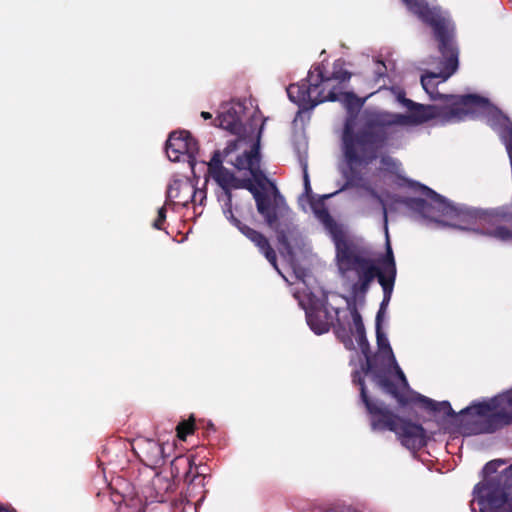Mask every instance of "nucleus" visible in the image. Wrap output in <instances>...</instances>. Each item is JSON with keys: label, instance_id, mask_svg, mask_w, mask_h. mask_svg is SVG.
Wrapping results in <instances>:
<instances>
[{"label": "nucleus", "instance_id": "dca6fc26", "mask_svg": "<svg viewBox=\"0 0 512 512\" xmlns=\"http://www.w3.org/2000/svg\"><path fill=\"white\" fill-rule=\"evenodd\" d=\"M352 323H351V333L354 336L356 342L358 343L360 349L366 355V350L368 349V343L365 337V330L362 323V319L360 314L355 310L350 311Z\"/></svg>", "mask_w": 512, "mask_h": 512}, {"label": "nucleus", "instance_id": "4be33fe9", "mask_svg": "<svg viewBox=\"0 0 512 512\" xmlns=\"http://www.w3.org/2000/svg\"><path fill=\"white\" fill-rule=\"evenodd\" d=\"M304 185H305V191L308 194L309 191L311 190V188H310L308 173H307L306 169L304 170Z\"/></svg>", "mask_w": 512, "mask_h": 512}, {"label": "nucleus", "instance_id": "7ed1b4c3", "mask_svg": "<svg viewBox=\"0 0 512 512\" xmlns=\"http://www.w3.org/2000/svg\"><path fill=\"white\" fill-rule=\"evenodd\" d=\"M424 191L427 197L421 207L424 217L458 227H462V222L473 218L479 221L486 234L502 241L512 239L511 231L500 226L494 227L502 217L498 211L472 212L470 210L460 209L447 203L445 199L431 189L424 188Z\"/></svg>", "mask_w": 512, "mask_h": 512}, {"label": "nucleus", "instance_id": "aec40b11", "mask_svg": "<svg viewBox=\"0 0 512 512\" xmlns=\"http://www.w3.org/2000/svg\"><path fill=\"white\" fill-rule=\"evenodd\" d=\"M225 197H226V200L224 203L223 212H224L225 217L233 224V218H235V217L232 213L231 193L227 192Z\"/></svg>", "mask_w": 512, "mask_h": 512}, {"label": "nucleus", "instance_id": "9d476101", "mask_svg": "<svg viewBox=\"0 0 512 512\" xmlns=\"http://www.w3.org/2000/svg\"><path fill=\"white\" fill-rule=\"evenodd\" d=\"M253 194L258 212L265 218L270 227H274L278 215H282L288 210L284 198L275 187H272L269 191H255Z\"/></svg>", "mask_w": 512, "mask_h": 512}, {"label": "nucleus", "instance_id": "f03ea898", "mask_svg": "<svg viewBox=\"0 0 512 512\" xmlns=\"http://www.w3.org/2000/svg\"><path fill=\"white\" fill-rule=\"evenodd\" d=\"M315 72H317L316 76L314 72L309 73V84H292L287 88L289 99L302 110L312 109L326 100L343 103L350 114L361 107L360 100L355 95L343 92L339 88H333L325 93L330 81L336 80L342 83L349 80L350 74L343 69L342 63H334L331 77L325 78L319 67L315 68Z\"/></svg>", "mask_w": 512, "mask_h": 512}, {"label": "nucleus", "instance_id": "6e6552de", "mask_svg": "<svg viewBox=\"0 0 512 512\" xmlns=\"http://www.w3.org/2000/svg\"><path fill=\"white\" fill-rule=\"evenodd\" d=\"M297 293L299 303L306 311L307 323L310 328L316 334L327 332L334 323L338 311L328 308L320 289L312 291L309 288H299Z\"/></svg>", "mask_w": 512, "mask_h": 512}, {"label": "nucleus", "instance_id": "f3484780", "mask_svg": "<svg viewBox=\"0 0 512 512\" xmlns=\"http://www.w3.org/2000/svg\"><path fill=\"white\" fill-rule=\"evenodd\" d=\"M193 188L187 183L180 180H174L169 184L167 189V201L175 202L178 200L179 202L185 203L187 200L182 196V193L185 192L187 194L191 193Z\"/></svg>", "mask_w": 512, "mask_h": 512}, {"label": "nucleus", "instance_id": "423d86ee", "mask_svg": "<svg viewBox=\"0 0 512 512\" xmlns=\"http://www.w3.org/2000/svg\"><path fill=\"white\" fill-rule=\"evenodd\" d=\"M221 154L223 160L234 166L247 180L259 183L264 179L258 137H239L229 142Z\"/></svg>", "mask_w": 512, "mask_h": 512}, {"label": "nucleus", "instance_id": "4468645a", "mask_svg": "<svg viewBox=\"0 0 512 512\" xmlns=\"http://www.w3.org/2000/svg\"><path fill=\"white\" fill-rule=\"evenodd\" d=\"M244 109L243 104L240 102L226 103L222 105L217 116V120L219 121L218 126L229 130L232 133H238Z\"/></svg>", "mask_w": 512, "mask_h": 512}, {"label": "nucleus", "instance_id": "9b49d317", "mask_svg": "<svg viewBox=\"0 0 512 512\" xmlns=\"http://www.w3.org/2000/svg\"><path fill=\"white\" fill-rule=\"evenodd\" d=\"M345 155L349 161L363 160L369 143L366 135L358 133V124L354 117L347 119L343 134Z\"/></svg>", "mask_w": 512, "mask_h": 512}, {"label": "nucleus", "instance_id": "20e7f679", "mask_svg": "<svg viewBox=\"0 0 512 512\" xmlns=\"http://www.w3.org/2000/svg\"><path fill=\"white\" fill-rule=\"evenodd\" d=\"M504 464L503 460L498 459L485 465L484 479L474 489L473 509L477 504L480 512H512V500L506 491L512 487V465L498 476L497 481L490 478Z\"/></svg>", "mask_w": 512, "mask_h": 512}, {"label": "nucleus", "instance_id": "2eb2a0df", "mask_svg": "<svg viewBox=\"0 0 512 512\" xmlns=\"http://www.w3.org/2000/svg\"><path fill=\"white\" fill-rule=\"evenodd\" d=\"M233 225L238 228V230L247 237L251 242L258 247L261 253H263L266 259L273 265V267L278 270L276 264V254L274 250L270 247L268 240L266 237L260 232L248 227L247 225L242 224L237 218H233Z\"/></svg>", "mask_w": 512, "mask_h": 512}, {"label": "nucleus", "instance_id": "0eeeda50", "mask_svg": "<svg viewBox=\"0 0 512 512\" xmlns=\"http://www.w3.org/2000/svg\"><path fill=\"white\" fill-rule=\"evenodd\" d=\"M377 343L379 347V355L378 357L382 359L385 368L383 370H376L372 367L370 360L365 355L367 359V374L371 375L373 381L386 393H390L396 396V385L390 380V377L393 375L397 378L398 382L403 386H407V380L398 366L395 357L393 355L392 349L388 342L387 337L377 330Z\"/></svg>", "mask_w": 512, "mask_h": 512}, {"label": "nucleus", "instance_id": "a878e982", "mask_svg": "<svg viewBox=\"0 0 512 512\" xmlns=\"http://www.w3.org/2000/svg\"><path fill=\"white\" fill-rule=\"evenodd\" d=\"M421 400H422L424 403H426V404H432V401H431V400H429V399H427V398H425V397H421Z\"/></svg>", "mask_w": 512, "mask_h": 512}, {"label": "nucleus", "instance_id": "c85d7f7f", "mask_svg": "<svg viewBox=\"0 0 512 512\" xmlns=\"http://www.w3.org/2000/svg\"><path fill=\"white\" fill-rule=\"evenodd\" d=\"M344 512H354V511H352L351 509H347V510H346V511H344Z\"/></svg>", "mask_w": 512, "mask_h": 512}, {"label": "nucleus", "instance_id": "f8f14e48", "mask_svg": "<svg viewBox=\"0 0 512 512\" xmlns=\"http://www.w3.org/2000/svg\"><path fill=\"white\" fill-rule=\"evenodd\" d=\"M196 150V142L186 131L172 132L166 143L167 156L173 162L179 161L182 155H192Z\"/></svg>", "mask_w": 512, "mask_h": 512}, {"label": "nucleus", "instance_id": "39448f33", "mask_svg": "<svg viewBox=\"0 0 512 512\" xmlns=\"http://www.w3.org/2000/svg\"><path fill=\"white\" fill-rule=\"evenodd\" d=\"M358 381L361 390V397L366 404L368 411L373 415L372 427L374 430H391L400 438L402 444L408 449H418L425 445L426 435L423 428L417 424L398 418L386 410L382 405L373 403L368 399L363 382Z\"/></svg>", "mask_w": 512, "mask_h": 512}, {"label": "nucleus", "instance_id": "393cba45", "mask_svg": "<svg viewBox=\"0 0 512 512\" xmlns=\"http://www.w3.org/2000/svg\"><path fill=\"white\" fill-rule=\"evenodd\" d=\"M201 117L204 118L205 120H208V119L212 118V115L209 112L203 111V112H201Z\"/></svg>", "mask_w": 512, "mask_h": 512}, {"label": "nucleus", "instance_id": "a211bd4d", "mask_svg": "<svg viewBox=\"0 0 512 512\" xmlns=\"http://www.w3.org/2000/svg\"><path fill=\"white\" fill-rule=\"evenodd\" d=\"M353 185L359 189L368 192L373 198H375L381 204L385 221V230L387 231V209L385 199L382 197V195L378 194L375 188L372 187V185L366 180L356 181Z\"/></svg>", "mask_w": 512, "mask_h": 512}, {"label": "nucleus", "instance_id": "b1692460", "mask_svg": "<svg viewBox=\"0 0 512 512\" xmlns=\"http://www.w3.org/2000/svg\"><path fill=\"white\" fill-rule=\"evenodd\" d=\"M164 220H161L159 219V217L154 221L153 223V226L156 228V229H160L161 228V223L163 222Z\"/></svg>", "mask_w": 512, "mask_h": 512}, {"label": "nucleus", "instance_id": "412c9836", "mask_svg": "<svg viewBox=\"0 0 512 512\" xmlns=\"http://www.w3.org/2000/svg\"><path fill=\"white\" fill-rule=\"evenodd\" d=\"M204 198V192L203 191H194L192 196V201L197 202L198 200L201 202Z\"/></svg>", "mask_w": 512, "mask_h": 512}, {"label": "nucleus", "instance_id": "5701e85b", "mask_svg": "<svg viewBox=\"0 0 512 512\" xmlns=\"http://www.w3.org/2000/svg\"><path fill=\"white\" fill-rule=\"evenodd\" d=\"M158 217H159V219H161V220H165V218H166V212H165V208H164V207H162V208H160V209H159V211H158Z\"/></svg>", "mask_w": 512, "mask_h": 512}, {"label": "nucleus", "instance_id": "cd10ccee", "mask_svg": "<svg viewBox=\"0 0 512 512\" xmlns=\"http://www.w3.org/2000/svg\"><path fill=\"white\" fill-rule=\"evenodd\" d=\"M0 512H14V511H10V510L3 511V510L0 508Z\"/></svg>", "mask_w": 512, "mask_h": 512}, {"label": "nucleus", "instance_id": "ddd939ff", "mask_svg": "<svg viewBox=\"0 0 512 512\" xmlns=\"http://www.w3.org/2000/svg\"><path fill=\"white\" fill-rule=\"evenodd\" d=\"M222 154L216 151L212 159L208 163V171L210 176L224 190V194L230 192L231 188L239 187L238 180L232 172L222 166Z\"/></svg>", "mask_w": 512, "mask_h": 512}, {"label": "nucleus", "instance_id": "f257e3e1", "mask_svg": "<svg viewBox=\"0 0 512 512\" xmlns=\"http://www.w3.org/2000/svg\"><path fill=\"white\" fill-rule=\"evenodd\" d=\"M310 207L334 238L338 269L346 284L354 292H364L375 277H378L385 294H390L396 275V267L389 242L387 243L388 259L384 264V272L380 273L373 260L356 253L341 237L340 230L323 204L311 203Z\"/></svg>", "mask_w": 512, "mask_h": 512}, {"label": "nucleus", "instance_id": "1a4fd4ad", "mask_svg": "<svg viewBox=\"0 0 512 512\" xmlns=\"http://www.w3.org/2000/svg\"><path fill=\"white\" fill-rule=\"evenodd\" d=\"M471 416L477 417L475 423L487 420L490 424L486 431L494 430L500 423L512 422V389L487 403L473 405L465 410Z\"/></svg>", "mask_w": 512, "mask_h": 512}, {"label": "nucleus", "instance_id": "6ab92c4d", "mask_svg": "<svg viewBox=\"0 0 512 512\" xmlns=\"http://www.w3.org/2000/svg\"><path fill=\"white\" fill-rule=\"evenodd\" d=\"M193 428H194V419L193 418H191L190 421H183V422L179 423V425L177 426L178 437L181 440H185L186 436L193 432Z\"/></svg>", "mask_w": 512, "mask_h": 512}, {"label": "nucleus", "instance_id": "bb28decb", "mask_svg": "<svg viewBox=\"0 0 512 512\" xmlns=\"http://www.w3.org/2000/svg\"><path fill=\"white\" fill-rule=\"evenodd\" d=\"M442 406L449 411L451 410V407L448 403H443Z\"/></svg>", "mask_w": 512, "mask_h": 512}]
</instances>
